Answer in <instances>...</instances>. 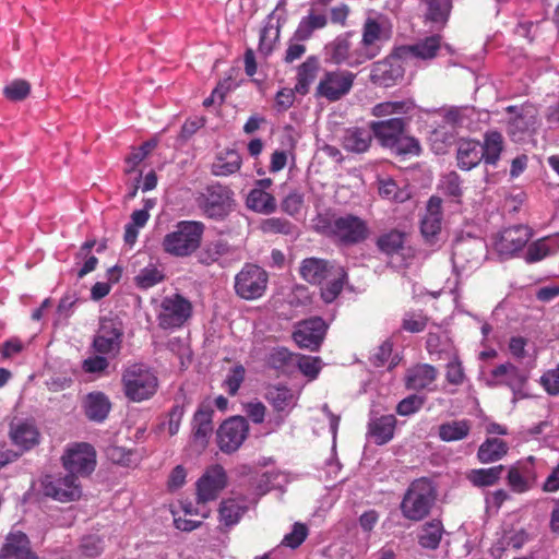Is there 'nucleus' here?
<instances>
[{
	"mask_svg": "<svg viewBox=\"0 0 559 559\" xmlns=\"http://www.w3.org/2000/svg\"><path fill=\"white\" fill-rule=\"evenodd\" d=\"M226 484L227 476L221 465L209 467L197 483V503L181 504L185 516H189V519L177 518V530L191 532L199 527L202 519L209 515L206 502L216 499Z\"/></svg>",
	"mask_w": 559,
	"mask_h": 559,
	"instance_id": "f257e3e1",
	"label": "nucleus"
},
{
	"mask_svg": "<svg viewBox=\"0 0 559 559\" xmlns=\"http://www.w3.org/2000/svg\"><path fill=\"white\" fill-rule=\"evenodd\" d=\"M301 277L311 284H321V297L330 304L341 294L347 273L334 262L319 258H307L300 265Z\"/></svg>",
	"mask_w": 559,
	"mask_h": 559,
	"instance_id": "f03ea898",
	"label": "nucleus"
},
{
	"mask_svg": "<svg viewBox=\"0 0 559 559\" xmlns=\"http://www.w3.org/2000/svg\"><path fill=\"white\" fill-rule=\"evenodd\" d=\"M195 203L206 217L216 221L227 217L236 206L234 191L219 182L207 185L200 191Z\"/></svg>",
	"mask_w": 559,
	"mask_h": 559,
	"instance_id": "7ed1b4c3",
	"label": "nucleus"
},
{
	"mask_svg": "<svg viewBox=\"0 0 559 559\" xmlns=\"http://www.w3.org/2000/svg\"><path fill=\"white\" fill-rule=\"evenodd\" d=\"M126 397L135 403L151 399L158 386V380L144 364H133L124 369L121 378Z\"/></svg>",
	"mask_w": 559,
	"mask_h": 559,
	"instance_id": "20e7f679",
	"label": "nucleus"
},
{
	"mask_svg": "<svg viewBox=\"0 0 559 559\" xmlns=\"http://www.w3.org/2000/svg\"><path fill=\"white\" fill-rule=\"evenodd\" d=\"M436 499L432 483L427 478L414 480L401 502L402 514L412 521H420L428 515Z\"/></svg>",
	"mask_w": 559,
	"mask_h": 559,
	"instance_id": "39448f33",
	"label": "nucleus"
},
{
	"mask_svg": "<svg viewBox=\"0 0 559 559\" xmlns=\"http://www.w3.org/2000/svg\"><path fill=\"white\" fill-rule=\"evenodd\" d=\"M123 323L118 317H102L92 346L97 354L116 357L121 349Z\"/></svg>",
	"mask_w": 559,
	"mask_h": 559,
	"instance_id": "423d86ee",
	"label": "nucleus"
},
{
	"mask_svg": "<svg viewBox=\"0 0 559 559\" xmlns=\"http://www.w3.org/2000/svg\"><path fill=\"white\" fill-rule=\"evenodd\" d=\"M328 229L329 234L343 245H356L369 236L367 222L353 214L333 218Z\"/></svg>",
	"mask_w": 559,
	"mask_h": 559,
	"instance_id": "0eeeda50",
	"label": "nucleus"
},
{
	"mask_svg": "<svg viewBox=\"0 0 559 559\" xmlns=\"http://www.w3.org/2000/svg\"><path fill=\"white\" fill-rule=\"evenodd\" d=\"M352 33H344L335 37L324 47L325 61L333 64H345L354 68L367 62L359 45L352 47Z\"/></svg>",
	"mask_w": 559,
	"mask_h": 559,
	"instance_id": "6e6552de",
	"label": "nucleus"
},
{
	"mask_svg": "<svg viewBox=\"0 0 559 559\" xmlns=\"http://www.w3.org/2000/svg\"><path fill=\"white\" fill-rule=\"evenodd\" d=\"M267 273L254 264H246L235 277L236 294L242 299L260 298L267 286Z\"/></svg>",
	"mask_w": 559,
	"mask_h": 559,
	"instance_id": "1a4fd4ad",
	"label": "nucleus"
},
{
	"mask_svg": "<svg viewBox=\"0 0 559 559\" xmlns=\"http://www.w3.org/2000/svg\"><path fill=\"white\" fill-rule=\"evenodd\" d=\"M62 464L70 475L88 476L96 466L95 449L86 442L73 443L62 455Z\"/></svg>",
	"mask_w": 559,
	"mask_h": 559,
	"instance_id": "9d476101",
	"label": "nucleus"
},
{
	"mask_svg": "<svg viewBox=\"0 0 559 559\" xmlns=\"http://www.w3.org/2000/svg\"><path fill=\"white\" fill-rule=\"evenodd\" d=\"M356 74L347 70L328 71L316 88V96L336 102L347 95L353 87Z\"/></svg>",
	"mask_w": 559,
	"mask_h": 559,
	"instance_id": "9b49d317",
	"label": "nucleus"
},
{
	"mask_svg": "<svg viewBox=\"0 0 559 559\" xmlns=\"http://www.w3.org/2000/svg\"><path fill=\"white\" fill-rule=\"evenodd\" d=\"M43 493L59 502L78 500L82 495L79 479L74 475L64 476L46 475L41 479Z\"/></svg>",
	"mask_w": 559,
	"mask_h": 559,
	"instance_id": "f8f14e48",
	"label": "nucleus"
},
{
	"mask_svg": "<svg viewBox=\"0 0 559 559\" xmlns=\"http://www.w3.org/2000/svg\"><path fill=\"white\" fill-rule=\"evenodd\" d=\"M382 19L367 17L361 29V40L358 44L366 60H372L380 55L382 45L389 39L383 28Z\"/></svg>",
	"mask_w": 559,
	"mask_h": 559,
	"instance_id": "ddd939ff",
	"label": "nucleus"
},
{
	"mask_svg": "<svg viewBox=\"0 0 559 559\" xmlns=\"http://www.w3.org/2000/svg\"><path fill=\"white\" fill-rule=\"evenodd\" d=\"M404 63H409L404 57L396 56V48L384 60L372 64L370 79L374 84L391 86L404 75Z\"/></svg>",
	"mask_w": 559,
	"mask_h": 559,
	"instance_id": "4468645a",
	"label": "nucleus"
},
{
	"mask_svg": "<svg viewBox=\"0 0 559 559\" xmlns=\"http://www.w3.org/2000/svg\"><path fill=\"white\" fill-rule=\"evenodd\" d=\"M248 424L242 417H231L224 421L217 431L218 447L223 452L236 451L245 441Z\"/></svg>",
	"mask_w": 559,
	"mask_h": 559,
	"instance_id": "2eb2a0df",
	"label": "nucleus"
},
{
	"mask_svg": "<svg viewBox=\"0 0 559 559\" xmlns=\"http://www.w3.org/2000/svg\"><path fill=\"white\" fill-rule=\"evenodd\" d=\"M266 400L276 412V416L269 420V425L277 428L297 405L298 394L287 386H272L267 390Z\"/></svg>",
	"mask_w": 559,
	"mask_h": 559,
	"instance_id": "dca6fc26",
	"label": "nucleus"
},
{
	"mask_svg": "<svg viewBox=\"0 0 559 559\" xmlns=\"http://www.w3.org/2000/svg\"><path fill=\"white\" fill-rule=\"evenodd\" d=\"M325 331L326 325L321 318H311L296 325L293 337L299 347L316 352L323 342Z\"/></svg>",
	"mask_w": 559,
	"mask_h": 559,
	"instance_id": "f3484780",
	"label": "nucleus"
},
{
	"mask_svg": "<svg viewBox=\"0 0 559 559\" xmlns=\"http://www.w3.org/2000/svg\"><path fill=\"white\" fill-rule=\"evenodd\" d=\"M531 238L532 230L527 226L518 225L503 229L495 247L501 255H512L522 250Z\"/></svg>",
	"mask_w": 559,
	"mask_h": 559,
	"instance_id": "a211bd4d",
	"label": "nucleus"
},
{
	"mask_svg": "<svg viewBox=\"0 0 559 559\" xmlns=\"http://www.w3.org/2000/svg\"><path fill=\"white\" fill-rule=\"evenodd\" d=\"M204 225L197 221L177 223V255H189L201 243Z\"/></svg>",
	"mask_w": 559,
	"mask_h": 559,
	"instance_id": "6ab92c4d",
	"label": "nucleus"
},
{
	"mask_svg": "<svg viewBox=\"0 0 559 559\" xmlns=\"http://www.w3.org/2000/svg\"><path fill=\"white\" fill-rule=\"evenodd\" d=\"M0 559H39L32 550L28 536L21 532H10L0 548Z\"/></svg>",
	"mask_w": 559,
	"mask_h": 559,
	"instance_id": "aec40b11",
	"label": "nucleus"
},
{
	"mask_svg": "<svg viewBox=\"0 0 559 559\" xmlns=\"http://www.w3.org/2000/svg\"><path fill=\"white\" fill-rule=\"evenodd\" d=\"M442 200L439 197H431L426 205L425 213L420 221V231L426 242H436L442 225Z\"/></svg>",
	"mask_w": 559,
	"mask_h": 559,
	"instance_id": "412c9836",
	"label": "nucleus"
},
{
	"mask_svg": "<svg viewBox=\"0 0 559 559\" xmlns=\"http://www.w3.org/2000/svg\"><path fill=\"white\" fill-rule=\"evenodd\" d=\"M526 382L527 376L511 362H504L493 368L487 379L489 386L507 385L511 391L515 392L520 388H524Z\"/></svg>",
	"mask_w": 559,
	"mask_h": 559,
	"instance_id": "4be33fe9",
	"label": "nucleus"
},
{
	"mask_svg": "<svg viewBox=\"0 0 559 559\" xmlns=\"http://www.w3.org/2000/svg\"><path fill=\"white\" fill-rule=\"evenodd\" d=\"M534 457L520 461L509 468L507 481L512 491L523 493L528 491L536 481V474L533 468Z\"/></svg>",
	"mask_w": 559,
	"mask_h": 559,
	"instance_id": "5701e85b",
	"label": "nucleus"
},
{
	"mask_svg": "<svg viewBox=\"0 0 559 559\" xmlns=\"http://www.w3.org/2000/svg\"><path fill=\"white\" fill-rule=\"evenodd\" d=\"M441 47V36H428L414 45H403L396 48V56L404 57L408 62L414 59L431 60Z\"/></svg>",
	"mask_w": 559,
	"mask_h": 559,
	"instance_id": "b1692460",
	"label": "nucleus"
},
{
	"mask_svg": "<svg viewBox=\"0 0 559 559\" xmlns=\"http://www.w3.org/2000/svg\"><path fill=\"white\" fill-rule=\"evenodd\" d=\"M10 439L21 452L29 451L39 443L40 433L36 425L31 420H19L10 427Z\"/></svg>",
	"mask_w": 559,
	"mask_h": 559,
	"instance_id": "393cba45",
	"label": "nucleus"
},
{
	"mask_svg": "<svg viewBox=\"0 0 559 559\" xmlns=\"http://www.w3.org/2000/svg\"><path fill=\"white\" fill-rule=\"evenodd\" d=\"M405 126L406 122L403 118H391L371 122L370 129L380 144L389 148L404 133Z\"/></svg>",
	"mask_w": 559,
	"mask_h": 559,
	"instance_id": "a878e982",
	"label": "nucleus"
},
{
	"mask_svg": "<svg viewBox=\"0 0 559 559\" xmlns=\"http://www.w3.org/2000/svg\"><path fill=\"white\" fill-rule=\"evenodd\" d=\"M396 418L394 415L371 417L368 423L367 436L378 445L390 442L394 437Z\"/></svg>",
	"mask_w": 559,
	"mask_h": 559,
	"instance_id": "bb28decb",
	"label": "nucleus"
},
{
	"mask_svg": "<svg viewBox=\"0 0 559 559\" xmlns=\"http://www.w3.org/2000/svg\"><path fill=\"white\" fill-rule=\"evenodd\" d=\"M284 3L285 0L280 1L276 9L267 15L264 26L260 32L259 51L265 56L272 52L280 38L281 24L276 11L284 5Z\"/></svg>",
	"mask_w": 559,
	"mask_h": 559,
	"instance_id": "cd10ccee",
	"label": "nucleus"
},
{
	"mask_svg": "<svg viewBox=\"0 0 559 559\" xmlns=\"http://www.w3.org/2000/svg\"><path fill=\"white\" fill-rule=\"evenodd\" d=\"M371 129L359 127L347 128L342 136V146L347 152L365 153L370 147L372 141Z\"/></svg>",
	"mask_w": 559,
	"mask_h": 559,
	"instance_id": "c85d7f7f",
	"label": "nucleus"
},
{
	"mask_svg": "<svg viewBox=\"0 0 559 559\" xmlns=\"http://www.w3.org/2000/svg\"><path fill=\"white\" fill-rule=\"evenodd\" d=\"M83 408L85 416L94 423H103L111 408V403L103 392H91L86 395Z\"/></svg>",
	"mask_w": 559,
	"mask_h": 559,
	"instance_id": "c756f323",
	"label": "nucleus"
},
{
	"mask_svg": "<svg viewBox=\"0 0 559 559\" xmlns=\"http://www.w3.org/2000/svg\"><path fill=\"white\" fill-rule=\"evenodd\" d=\"M456 158L459 167L463 170L476 167L484 158L481 143L475 140H460Z\"/></svg>",
	"mask_w": 559,
	"mask_h": 559,
	"instance_id": "7c9ffc66",
	"label": "nucleus"
},
{
	"mask_svg": "<svg viewBox=\"0 0 559 559\" xmlns=\"http://www.w3.org/2000/svg\"><path fill=\"white\" fill-rule=\"evenodd\" d=\"M559 252V234L540 238L532 242L525 252V261L535 263L544 260L549 255Z\"/></svg>",
	"mask_w": 559,
	"mask_h": 559,
	"instance_id": "2f4dec72",
	"label": "nucleus"
},
{
	"mask_svg": "<svg viewBox=\"0 0 559 559\" xmlns=\"http://www.w3.org/2000/svg\"><path fill=\"white\" fill-rule=\"evenodd\" d=\"M320 69V60L316 56H309L298 68L295 91L297 94L306 95L314 82Z\"/></svg>",
	"mask_w": 559,
	"mask_h": 559,
	"instance_id": "473e14b6",
	"label": "nucleus"
},
{
	"mask_svg": "<svg viewBox=\"0 0 559 559\" xmlns=\"http://www.w3.org/2000/svg\"><path fill=\"white\" fill-rule=\"evenodd\" d=\"M212 416L213 411L210 407H202L194 415L193 441L200 449L206 447L209 438L213 433Z\"/></svg>",
	"mask_w": 559,
	"mask_h": 559,
	"instance_id": "72a5a7b5",
	"label": "nucleus"
},
{
	"mask_svg": "<svg viewBox=\"0 0 559 559\" xmlns=\"http://www.w3.org/2000/svg\"><path fill=\"white\" fill-rule=\"evenodd\" d=\"M437 369L428 364L416 365L407 370L405 378L406 386L412 390L429 388L437 379Z\"/></svg>",
	"mask_w": 559,
	"mask_h": 559,
	"instance_id": "f704fd0d",
	"label": "nucleus"
},
{
	"mask_svg": "<svg viewBox=\"0 0 559 559\" xmlns=\"http://www.w3.org/2000/svg\"><path fill=\"white\" fill-rule=\"evenodd\" d=\"M328 24V17L323 13H317L311 10L308 15L304 16L294 33V39L306 41L311 38L313 33L322 29Z\"/></svg>",
	"mask_w": 559,
	"mask_h": 559,
	"instance_id": "c9c22d12",
	"label": "nucleus"
},
{
	"mask_svg": "<svg viewBox=\"0 0 559 559\" xmlns=\"http://www.w3.org/2000/svg\"><path fill=\"white\" fill-rule=\"evenodd\" d=\"M246 205L249 210L269 215L275 212L277 203L275 198L260 188H252L247 195Z\"/></svg>",
	"mask_w": 559,
	"mask_h": 559,
	"instance_id": "e433bc0d",
	"label": "nucleus"
},
{
	"mask_svg": "<svg viewBox=\"0 0 559 559\" xmlns=\"http://www.w3.org/2000/svg\"><path fill=\"white\" fill-rule=\"evenodd\" d=\"M242 164L240 154L235 150H226L219 153L212 165V174L219 177L230 176L237 173Z\"/></svg>",
	"mask_w": 559,
	"mask_h": 559,
	"instance_id": "4c0bfd02",
	"label": "nucleus"
},
{
	"mask_svg": "<svg viewBox=\"0 0 559 559\" xmlns=\"http://www.w3.org/2000/svg\"><path fill=\"white\" fill-rule=\"evenodd\" d=\"M471 428L467 419L449 420L439 426L438 436L443 442L461 441L469 435Z\"/></svg>",
	"mask_w": 559,
	"mask_h": 559,
	"instance_id": "58836bf2",
	"label": "nucleus"
},
{
	"mask_svg": "<svg viewBox=\"0 0 559 559\" xmlns=\"http://www.w3.org/2000/svg\"><path fill=\"white\" fill-rule=\"evenodd\" d=\"M164 280V267L156 262H150L139 271V273L134 276L133 282L139 289L147 290L162 283Z\"/></svg>",
	"mask_w": 559,
	"mask_h": 559,
	"instance_id": "ea45409f",
	"label": "nucleus"
},
{
	"mask_svg": "<svg viewBox=\"0 0 559 559\" xmlns=\"http://www.w3.org/2000/svg\"><path fill=\"white\" fill-rule=\"evenodd\" d=\"M508 444L498 438H488L477 451V459L483 464L501 460L508 453Z\"/></svg>",
	"mask_w": 559,
	"mask_h": 559,
	"instance_id": "a19ab883",
	"label": "nucleus"
},
{
	"mask_svg": "<svg viewBox=\"0 0 559 559\" xmlns=\"http://www.w3.org/2000/svg\"><path fill=\"white\" fill-rule=\"evenodd\" d=\"M503 471V465H496L488 468H475L467 473L466 478L475 487H490L499 481Z\"/></svg>",
	"mask_w": 559,
	"mask_h": 559,
	"instance_id": "79ce46f5",
	"label": "nucleus"
},
{
	"mask_svg": "<svg viewBox=\"0 0 559 559\" xmlns=\"http://www.w3.org/2000/svg\"><path fill=\"white\" fill-rule=\"evenodd\" d=\"M484 158L487 165L495 166L500 158L503 150V138L498 131H488L484 136V144H481Z\"/></svg>",
	"mask_w": 559,
	"mask_h": 559,
	"instance_id": "37998d69",
	"label": "nucleus"
},
{
	"mask_svg": "<svg viewBox=\"0 0 559 559\" xmlns=\"http://www.w3.org/2000/svg\"><path fill=\"white\" fill-rule=\"evenodd\" d=\"M443 535V525L440 521L425 523L418 534L419 545L427 549H437Z\"/></svg>",
	"mask_w": 559,
	"mask_h": 559,
	"instance_id": "c03bdc74",
	"label": "nucleus"
},
{
	"mask_svg": "<svg viewBox=\"0 0 559 559\" xmlns=\"http://www.w3.org/2000/svg\"><path fill=\"white\" fill-rule=\"evenodd\" d=\"M378 191L382 198L399 203L405 202L411 198V191L407 189V187L399 188L396 182L391 177H385L378 180Z\"/></svg>",
	"mask_w": 559,
	"mask_h": 559,
	"instance_id": "a18cd8bd",
	"label": "nucleus"
},
{
	"mask_svg": "<svg viewBox=\"0 0 559 559\" xmlns=\"http://www.w3.org/2000/svg\"><path fill=\"white\" fill-rule=\"evenodd\" d=\"M247 507L239 499H226L219 508V518L226 526L235 525L239 522Z\"/></svg>",
	"mask_w": 559,
	"mask_h": 559,
	"instance_id": "49530a36",
	"label": "nucleus"
},
{
	"mask_svg": "<svg viewBox=\"0 0 559 559\" xmlns=\"http://www.w3.org/2000/svg\"><path fill=\"white\" fill-rule=\"evenodd\" d=\"M405 234L400 230H391L379 237L378 248L385 254L392 255L403 249Z\"/></svg>",
	"mask_w": 559,
	"mask_h": 559,
	"instance_id": "de8ad7c7",
	"label": "nucleus"
},
{
	"mask_svg": "<svg viewBox=\"0 0 559 559\" xmlns=\"http://www.w3.org/2000/svg\"><path fill=\"white\" fill-rule=\"evenodd\" d=\"M104 549V538L97 534L83 536L78 547L80 555L86 558H96L103 554Z\"/></svg>",
	"mask_w": 559,
	"mask_h": 559,
	"instance_id": "09e8293b",
	"label": "nucleus"
},
{
	"mask_svg": "<svg viewBox=\"0 0 559 559\" xmlns=\"http://www.w3.org/2000/svg\"><path fill=\"white\" fill-rule=\"evenodd\" d=\"M389 148L392 153L400 156H417L420 153L418 140L405 134V132L400 135Z\"/></svg>",
	"mask_w": 559,
	"mask_h": 559,
	"instance_id": "8fccbe9b",
	"label": "nucleus"
},
{
	"mask_svg": "<svg viewBox=\"0 0 559 559\" xmlns=\"http://www.w3.org/2000/svg\"><path fill=\"white\" fill-rule=\"evenodd\" d=\"M534 126L535 118L533 115L519 114L509 121L508 132L512 138L521 140L522 135L533 129Z\"/></svg>",
	"mask_w": 559,
	"mask_h": 559,
	"instance_id": "3c124183",
	"label": "nucleus"
},
{
	"mask_svg": "<svg viewBox=\"0 0 559 559\" xmlns=\"http://www.w3.org/2000/svg\"><path fill=\"white\" fill-rule=\"evenodd\" d=\"M157 320L159 328L164 330L175 328V296H167L163 299Z\"/></svg>",
	"mask_w": 559,
	"mask_h": 559,
	"instance_id": "603ef678",
	"label": "nucleus"
},
{
	"mask_svg": "<svg viewBox=\"0 0 559 559\" xmlns=\"http://www.w3.org/2000/svg\"><path fill=\"white\" fill-rule=\"evenodd\" d=\"M322 360L320 357L301 355L297 359L299 371L309 380H314L322 369Z\"/></svg>",
	"mask_w": 559,
	"mask_h": 559,
	"instance_id": "864d4df0",
	"label": "nucleus"
},
{
	"mask_svg": "<svg viewBox=\"0 0 559 559\" xmlns=\"http://www.w3.org/2000/svg\"><path fill=\"white\" fill-rule=\"evenodd\" d=\"M411 108L412 104L408 102H385L376 105L372 108V115L376 117H385L394 114H406Z\"/></svg>",
	"mask_w": 559,
	"mask_h": 559,
	"instance_id": "5fc2aeb1",
	"label": "nucleus"
},
{
	"mask_svg": "<svg viewBox=\"0 0 559 559\" xmlns=\"http://www.w3.org/2000/svg\"><path fill=\"white\" fill-rule=\"evenodd\" d=\"M308 536V527L299 522L293 525L292 532L286 534L282 540V545L292 549L298 548Z\"/></svg>",
	"mask_w": 559,
	"mask_h": 559,
	"instance_id": "6e6d98bb",
	"label": "nucleus"
},
{
	"mask_svg": "<svg viewBox=\"0 0 559 559\" xmlns=\"http://www.w3.org/2000/svg\"><path fill=\"white\" fill-rule=\"evenodd\" d=\"M246 370L241 365L233 367L223 382L224 389L230 395H235L245 380Z\"/></svg>",
	"mask_w": 559,
	"mask_h": 559,
	"instance_id": "4d7b16f0",
	"label": "nucleus"
},
{
	"mask_svg": "<svg viewBox=\"0 0 559 559\" xmlns=\"http://www.w3.org/2000/svg\"><path fill=\"white\" fill-rule=\"evenodd\" d=\"M427 317L423 312H406L403 318L402 328L411 333H418L425 330Z\"/></svg>",
	"mask_w": 559,
	"mask_h": 559,
	"instance_id": "13d9d810",
	"label": "nucleus"
},
{
	"mask_svg": "<svg viewBox=\"0 0 559 559\" xmlns=\"http://www.w3.org/2000/svg\"><path fill=\"white\" fill-rule=\"evenodd\" d=\"M292 224L284 218L270 217L263 219L261 223V229L266 234H283L288 235L292 231Z\"/></svg>",
	"mask_w": 559,
	"mask_h": 559,
	"instance_id": "bf43d9fd",
	"label": "nucleus"
},
{
	"mask_svg": "<svg viewBox=\"0 0 559 559\" xmlns=\"http://www.w3.org/2000/svg\"><path fill=\"white\" fill-rule=\"evenodd\" d=\"M31 91L29 84L24 80H15L7 85L3 90L4 96L10 100H22Z\"/></svg>",
	"mask_w": 559,
	"mask_h": 559,
	"instance_id": "052dcab7",
	"label": "nucleus"
},
{
	"mask_svg": "<svg viewBox=\"0 0 559 559\" xmlns=\"http://www.w3.org/2000/svg\"><path fill=\"white\" fill-rule=\"evenodd\" d=\"M425 397L416 394L403 399L396 406V413L401 416H409L417 413L424 405Z\"/></svg>",
	"mask_w": 559,
	"mask_h": 559,
	"instance_id": "680f3d73",
	"label": "nucleus"
},
{
	"mask_svg": "<svg viewBox=\"0 0 559 559\" xmlns=\"http://www.w3.org/2000/svg\"><path fill=\"white\" fill-rule=\"evenodd\" d=\"M106 455L111 462L122 465V466H130L131 464L134 463V460H133L134 453L130 450L122 448V447H118V445L108 447L106 450Z\"/></svg>",
	"mask_w": 559,
	"mask_h": 559,
	"instance_id": "e2e57ef3",
	"label": "nucleus"
},
{
	"mask_svg": "<svg viewBox=\"0 0 559 559\" xmlns=\"http://www.w3.org/2000/svg\"><path fill=\"white\" fill-rule=\"evenodd\" d=\"M226 245L221 241L212 242L207 245L200 253V262L203 264H212L217 261L226 252Z\"/></svg>",
	"mask_w": 559,
	"mask_h": 559,
	"instance_id": "0e129e2a",
	"label": "nucleus"
},
{
	"mask_svg": "<svg viewBox=\"0 0 559 559\" xmlns=\"http://www.w3.org/2000/svg\"><path fill=\"white\" fill-rule=\"evenodd\" d=\"M440 189L448 195L459 198L462 194L461 180L457 174L449 173L440 181Z\"/></svg>",
	"mask_w": 559,
	"mask_h": 559,
	"instance_id": "69168bd1",
	"label": "nucleus"
},
{
	"mask_svg": "<svg viewBox=\"0 0 559 559\" xmlns=\"http://www.w3.org/2000/svg\"><path fill=\"white\" fill-rule=\"evenodd\" d=\"M539 382L549 395H559V364L556 368L546 371Z\"/></svg>",
	"mask_w": 559,
	"mask_h": 559,
	"instance_id": "338daca9",
	"label": "nucleus"
},
{
	"mask_svg": "<svg viewBox=\"0 0 559 559\" xmlns=\"http://www.w3.org/2000/svg\"><path fill=\"white\" fill-rule=\"evenodd\" d=\"M304 205V195L300 192H290L281 204L282 210L288 215H296L301 211Z\"/></svg>",
	"mask_w": 559,
	"mask_h": 559,
	"instance_id": "774afa93",
	"label": "nucleus"
}]
</instances>
